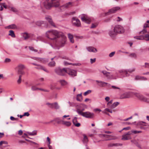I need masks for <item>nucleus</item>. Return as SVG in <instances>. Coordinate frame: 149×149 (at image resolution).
Returning a JSON list of instances; mask_svg holds the SVG:
<instances>
[{"label":"nucleus","instance_id":"nucleus-34","mask_svg":"<svg viewBox=\"0 0 149 149\" xmlns=\"http://www.w3.org/2000/svg\"><path fill=\"white\" fill-rule=\"evenodd\" d=\"M84 137L83 141L84 143H86L88 141V139L87 136L85 134H83Z\"/></svg>","mask_w":149,"mask_h":149},{"label":"nucleus","instance_id":"nucleus-54","mask_svg":"<svg viewBox=\"0 0 149 149\" xmlns=\"http://www.w3.org/2000/svg\"><path fill=\"white\" fill-rule=\"evenodd\" d=\"M21 77L22 76L21 75H19V78L18 80L17 81V82L18 83L20 84L21 83L22 81V79H21Z\"/></svg>","mask_w":149,"mask_h":149},{"label":"nucleus","instance_id":"nucleus-21","mask_svg":"<svg viewBox=\"0 0 149 149\" xmlns=\"http://www.w3.org/2000/svg\"><path fill=\"white\" fill-rule=\"evenodd\" d=\"M73 6V2H69L63 5L61 7L65 8H68L70 7Z\"/></svg>","mask_w":149,"mask_h":149},{"label":"nucleus","instance_id":"nucleus-55","mask_svg":"<svg viewBox=\"0 0 149 149\" xmlns=\"http://www.w3.org/2000/svg\"><path fill=\"white\" fill-rule=\"evenodd\" d=\"M111 87H112V88L113 89H118L120 91V88H119L118 87H116V86H111Z\"/></svg>","mask_w":149,"mask_h":149},{"label":"nucleus","instance_id":"nucleus-58","mask_svg":"<svg viewBox=\"0 0 149 149\" xmlns=\"http://www.w3.org/2000/svg\"><path fill=\"white\" fill-rule=\"evenodd\" d=\"M115 54V52H113L109 54V56L110 57H112L113 56V55H114Z\"/></svg>","mask_w":149,"mask_h":149},{"label":"nucleus","instance_id":"nucleus-10","mask_svg":"<svg viewBox=\"0 0 149 149\" xmlns=\"http://www.w3.org/2000/svg\"><path fill=\"white\" fill-rule=\"evenodd\" d=\"M114 28L118 34L123 33L125 32V29L123 27L120 25H116L114 26Z\"/></svg>","mask_w":149,"mask_h":149},{"label":"nucleus","instance_id":"nucleus-17","mask_svg":"<svg viewBox=\"0 0 149 149\" xmlns=\"http://www.w3.org/2000/svg\"><path fill=\"white\" fill-rule=\"evenodd\" d=\"M108 34L111 38H113L115 37L118 34L116 32L115 28H114L113 29L110 30L109 31Z\"/></svg>","mask_w":149,"mask_h":149},{"label":"nucleus","instance_id":"nucleus-62","mask_svg":"<svg viewBox=\"0 0 149 149\" xmlns=\"http://www.w3.org/2000/svg\"><path fill=\"white\" fill-rule=\"evenodd\" d=\"M97 25L95 24H92L91 26V28H95L97 26Z\"/></svg>","mask_w":149,"mask_h":149},{"label":"nucleus","instance_id":"nucleus-5","mask_svg":"<svg viewBox=\"0 0 149 149\" xmlns=\"http://www.w3.org/2000/svg\"><path fill=\"white\" fill-rule=\"evenodd\" d=\"M52 3V0H43L42 2L44 7L47 9H49L53 7Z\"/></svg>","mask_w":149,"mask_h":149},{"label":"nucleus","instance_id":"nucleus-39","mask_svg":"<svg viewBox=\"0 0 149 149\" xmlns=\"http://www.w3.org/2000/svg\"><path fill=\"white\" fill-rule=\"evenodd\" d=\"M55 62L54 61H52L50 62L48 64V65L50 67H54L55 65Z\"/></svg>","mask_w":149,"mask_h":149},{"label":"nucleus","instance_id":"nucleus-15","mask_svg":"<svg viewBox=\"0 0 149 149\" xmlns=\"http://www.w3.org/2000/svg\"><path fill=\"white\" fill-rule=\"evenodd\" d=\"M33 59L41 63H47L48 61V59L45 58H38V57H33Z\"/></svg>","mask_w":149,"mask_h":149},{"label":"nucleus","instance_id":"nucleus-8","mask_svg":"<svg viewBox=\"0 0 149 149\" xmlns=\"http://www.w3.org/2000/svg\"><path fill=\"white\" fill-rule=\"evenodd\" d=\"M66 70V68H65L61 69L60 68L57 67L55 69V71L58 75L63 76L65 74Z\"/></svg>","mask_w":149,"mask_h":149},{"label":"nucleus","instance_id":"nucleus-51","mask_svg":"<svg viewBox=\"0 0 149 149\" xmlns=\"http://www.w3.org/2000/svg\"><path fill=\"white\" fill-rule=\"evenodd\" d=\"M96 58H94L93 59V58H91L90 60V63L91 64H92L94 63H95V62L96 61Z\"/></svg>","mask_w":149,"mask_h":149},{"label":"nucleus","instance_id":"nucleus-52","mask_svg":"<svg viewBox=\"0 0 149 149\" xmlns=\"http://www.w3.org/2000/svg\"><path fill=\"white\" fill-rule=\"evenodd\" d=\"M141 77L137 75L135 77L134 80H141Z\"/></svg>","mask_w":149,"mask_h":149},{"label":"nucleus","instance_id":"nucleus-45","mask_svg":"<svg viewBox=\"0 0 149 149\" xmlns=\"http://www.w3.org/2000/svg\"><path fill=\"white\" fill-rule=\"evenodd\" d=\"M8 144V142L7 141H1L0 142V146H1L3 144Z\"/></svg>","mask_w":149,"mask_h":149},{"label":"nucleus","instance_id":"nucleus-24","mask_svg":"<svg viewBox=\"0 0 149 149\" xmlns=\"http://www.w3.org/2000/svg\"><path fill=\"white\" fill-rule=\"evenodd\" d=\"M24 68L25 66L24 65L22 64H19L16 67V68L18 70V71H20V70H22Z\"/></svg>","mask_w":149,"mask_h":149},{"label":"nucleus","instance_id":"nucleus-60","mask_svg":"<svg viewBox=\"0 0 149 149\" xmlns=\"http://www.w3.org/2000/svg\"><path fill=\"white\" fill-rule=\"evenodd\" d=\"M77 100L79 102H81L82 100V98L77 96Z\"/></svg>","mask_w":149,"mask_h":149},{"label":"nucleus","instance_id":"nucleus-53","mask_svg":"<svg viewBox=\"0 0 149 149\" xmlns=\"http://www.w3.org/2000/svg\"><path fill=\"white\" fill-rule=\"evenodd\" d=\"M145 65L143 66V67L145 68H149V63H145Z\"/></svg>","mask_w":149,"mask_h":149},{"label":"nucleus","instance_id":"nucleus-64","mask_svg":"<svg viewBox=\"0 0 149 149\" xmlns=\"http://www.w3.org/2000/svg\"><path fill=\"white\" fill-rule=\"evenodd\" d=\"M68 104H69V106L71 107H73L74 106V104L73 102H68Z\"/></svg>","mask_w":149,"mask_h":149},{"label":"nucleus","instance_id":"nucleus-1","mask_svg":"<svg viewBox=\"0 0 149 149\" xmlns=\"http://www.w3.org/2000/svg\"><path fill=\"white\" fill-rule=\"evenodd\" d=\"M61 35V38L58 41H56L53 44L56 48L59 49V47H63L65 44L66 40V37L63 33L60 34Z\"/></svg>","mask_w":149,"mask_h":149},{"label":"nucleus","instance_id":"nucleus-47","mask_svg":"<svg viewBox=\"0 0 149 149\" xmlns=\"http://www.w3.org/2000/svg\"><path fill=\"white\" fill-rule=\"evenodd\" d=\"M145 39L146 41L149 40V34H146L144 36Z\"/></svg>","mask_w":149,"mask_h":149},{"label":"nucleus","instance_id":"nucleus-49","mask_svg":"<svg viewBox=\"0 0 149 149\" xmlns=\"http://www.w3.org/2000/svg\"><path fill=\"white\" fill-rule=\"evenodd\" d=\"M91 90H88L87 91H86L84 93V95L85 96H86L87 95L91 93Z\"/></svg>","mask_w":149,"mask_h":149},{"label":"nucleus","instance_id":"nucleus-4","mask_svg":"<svg viewBox=\"0 0 149 149\" xmlns=\"http://www.w3.org/2000/svg\"><path fill=\"white\" fill-rule=\"evenodd\" d=\"M134 95L140 100L149 104V99H148L147 98L141 94L138 93L134 92Z\"/></svg>","mask_w":149,"mask_h":149},{"label":"nucleus","instance_id":"nucleus-32","mask_svg":"<svg viewBox=\"0 0 149 149\" xmlns=\"http://www.w3.org/2000/svg\"><path fill=\"white\" fill-rule=\"evenodd\" d=\"M134 38L139 40H143L145 39V38L143 36H136L134 37Z\"/></svg>","mask_w":149,"mask_h":149},{"label":"nucleus","instance_id":"nucleus-16","mask_svg":"<svg viewBox=\"0 0 149 149\" xmlns=\"http://www.w3.org/2000/svg\"><path fill=\"white\" fill-rule=\"evenodd\" d=\"M45 19L48 22L49 24L54 27H56L54 23L53 22L51 17L49 16H46L45 17Z\"/></svg>","mask_w":149,"mask_h":149},{"label":"nucleus","instance_id":"nucleus-50","mask_svg":"<svg viewBox=\"0 0 149 149\" xmlns=\"http://www.w3.org/2000/svg\"><path fill=\"white\" fill-rule=\"evenodd\" d=\"M29 48L31 50L35 52H36L38 51V50L37 49H34L33 47H29Z\"/></svg>","mask_w":149,"mask_h":149},{"label":"nucleus","instance_id":"nucleus-37","mask_svg":"<svg viewBox=\"0 0 149 149\" xmlns=\"http://www.w3.org/2000/svg\"><path fill=\"white\" fill-rule=\"evenodd\" d=\"M62 124L65 125L67 126H69L71 125V123L70 122L65 121L63 120Z\"/></svg>","mask_w":149,"mask_h":149},{"label":"nucleus","instance_id":"nucleus-28","mask_svg":"<svg viewBox=\"0 0 149 149\" xmlns=\"http://www.w3.org/2000/svg\"><path fill=\"white\" fill-rule=\"evenodd\" d=\"M22 35L25 40L28 39L30 37L28 33H22Z\"/></svg>","mask_w":149,"mask_h":149},{"label":"nucleus","instance_id":"nucleus-27","mask_svg":"<svg viewBox=\"0 0 149 149\" xmlns=\"http://www.w3.org/2000/svg\"><path fill=\"white\" fill-rule=\"evenodd\" d=\"M53 7H58L60 5L59 2L58 1H56L55 0L54 1H53Z\"/></svg>","mask_w":149,"mask_h":149},{"label":"nucleus","instance_id":"nucleus-31","mask_svg":"<svg viewBox=\"0 0 149 149\" xmlns=\"http://www.w3.org/2000/svg\"><path fill=\"white\" fill-rule=\"evenodd\" d=\"M102 72L108 78L110 79L111 78V77H109L110 74V73L109 72H107L106 71H102Z\"/></svg>","mask_w":149,"mask_h":149},{"label":"nucleus","instance_id":"nucleus-44","mask_svg":"<svg viewBox=\"0 0 149 149\" xmlns=\"http://www.w3.org/2000/svg\"><path fill=\"white\" fill-rule=\"evenodd\" d=\"M11 60L9 58H6L4 60V63H8L10 62Z\"/></svg>","mask_w":149,"mask_h":149},{"label":"nucleus","instance_id":"nucleus-29","mask_svg":"<svg viewBox=\"0 0 149 149\" xmlns=\"http://www.w3.org/2000/svg\"><path fill=\"white\" fill-rule=\"evenodd\" d=\"M59 82L62 86H65L68 84V82L64 79L60 80Z\"/></svg>","mask_w":149,"mask_h":149},{"label":"nucleus","instance_id":"nucleus-12","mask_svg":"<svg viewBox=\"0 0 149 149\" xmlns=\"http://www.w3.org/2000/svg\"><path fill=\"white\" fill-rule=\"evenodd\" d=\"M118 72L121 75L122 77H127L129 75H128V71L127 70L120 69L118 70Z\"/></svg>","mask_w":149,"mask_h":149},{"label":"nucleus","instance_id":"nucleus-56","mask_svg":"<svg viewBox=\"0 0 149 149\" xmlns=\"http://www.w3.org/2000/svg\"><path fill=\"white\" fill-rule=\"evenodd\" d=\"M132 133H133L134 134H136L141 133V131H136V130H133V131H132Z\"/></svg>","mask_w":149,"mask_h":149},{"label":"nucleus","instance_id":"nucleus-23","mask_svg":"<svg viewBox=\"0 0 149 149\" xmlns=\"http://www.w3.org/2000/svg\"><path fill=\"white\" fill-rule=\"evenodd\" d=\"M68 36L70 42L72 43H73L74 42V41L73 39V35L71 34L70 33H69L68 34Z\"/></svg>","mask_w":149,"mask_h":149},{"label":"nucleus","instance_id":"nucleus-41","mask_svg":"<svg viewBox=\"0 0 149 149\" xmlns=\"http://www.w3.org/2000/svg\"><path fill=\"white\" fill-rule=\"evenodd\" d=\"M59 108V106L58 105L57 102L54 103V108L58 109Z\"/></svg>","mask_w":149,"mask_h":149},{"label":"nucleus","instance_id":"nucleus-22","mask_svg":"<svg viewBox=\"0 0 149 149\" xmlns=\"http://www.w3.org/2000/svg\"><path fill=\"white\" fill-rule=\"evenodd\" d=\"M77 118L74 117L72 120V122L73 124L76 127H79L80 126V124L79 123H77Z\"/></svg>","mask_w":149,"mask_h":149},{"label":"nucleus","instance_id":"nucleus-18","mask_svg":"<svg viewBox=\"0 0 149 149\" xmlns=\"http://www.w3.org/2000/svg\"><path fill=\"white\" fill-rule=\"evenodd\" d=\"M95 81L99 83L98 85L101 87H105L106 86V85H107L108 86L110 85V84L101 81L96 80Z\"/></svg>","mask_w":149,"mask_h":149},{"label":"nucleus","instance_id":"nucleus-40","mask_svg":"<svg viewBox=\"0 0 149 149\" xmlns=\"http://www.w3.org/2000/svg\"><path fill=\"white\" fill-rule=\"evenodd\" d=\"M141 33L143 34L146 33H148L147 32V31L146 29L144 28H143V30L139 32V33L140 34Z\"/></svg>","mask_w":149,"mask_h":149},{"label":"nucleus","instance_id":"nucleus-42","mask_svg":"<svg viewBox=\"0 0 149 149\" xmlns=\"http://www.w3.org/2000/svg\"><path fill=\"white\" fill-rule=\"evenodd\" d=\"M31 89L33 91H35L39 90V88L37 87L36 86H33L31 87Z\"/></svg>","mask_w":149,"mask_h":149},{"label":"nucleus","instance_id":"nucleus-61","mask_svg":"<svg viewBox=\"0 0 149 149\" xmlns=\"http://www.w3.org/2000/svg\"><path fill=\"white\" fill-rule=\"evenodd\" d=\"M102 136L103 137H104L106 138H108L109 137L111 136V135H108L105 134H102Z\"/></svg>","mask_w":149,"mask_h":149},{"label":"nucleus","instance_id":"nucleus-63","mask_svg":"<svg viewBox=\"0 0 149 149\" xmlns=\"http://www.w3.org/2000/svg\"><path fill=\"white\" fill-rule=\"evenodd\" d=\"M38 67H37L36 68L38 69H42V68H43V66L39 65H38L37 66Z\"/></svg>","mask_w":149,"mask_h":149},{"label":"nucleus","instance_id":"nucleus-36","mask_svg":"<svg viewBox=\"0 0 149 149\" xmlns=\"http://www.w3.org/2000/svg\"><path fill=\"white\" fill-rule=\"evenodd\" d=\"M119 104V103L118 102H115L113 103L110 107L111 109H113L116 107Z\"/></svg>","mask_w":149,"mask_h":149},{"label":"nucleus","instance_id":"nucleus-26","mask_svg":"<svg viewBox=\"0 0 149 149\" xmlns=\"http://www.w3.org/2000/svg\"><path fill=\"white\" fill-rule=\"evenodd\" d=\"M6 29H17V26L15 24H12L5 27Z\"/></svg>","mask_w":149,"mask_h":149},{"label":"nucleus","instance_id":"nucleus-48","mask_svg":"<svg viewBox=\"0 0 149 149\" xmlns=\"http://www.w3.org/2000/svg\"><path fill=\"white\" fill-rule=\"evenodd\" d=\"M135 69H136L135 68H133L129 69L127 71H128V72H129L130 73H132L133 72H134L135 71Z\"/></svg>","mask_w":149,"mask_h":149},{"label":"nucleus","instance_id":"nucleus-20","mask_svg":"<svg viewBox=\"0 0 149 149\" xmlns=\"http://www.w3.org/2000/svg\"><path fill=\"white\" fill-rule=\"evenodd\" d=\"M86 49L87 51L89 52L95 53L97 52V49L93 47H86Z\"/></svg>","mask_w":149,"mask_h":149},{"label":"nucleus","instance_id":"nucleus-3","mask_svg":"<svg viewBox=\"0 0 149 149\" xmlns=\"http://www.w3.org/2000/svg\"><path fill=\"white\" fill-rule=\"evenodd\" d=\"M77 112L79 114L87 118H92L94 117V113L89 111L83 112L81 110L78 109L77 111Z\"/></svg>","mask_w":149,"mask_h":149},{"label":"nucleus","instance_id":"nucleus-14","mask_svg":"<svg viewBox=\"0 0 149 149\" xmlns=\"http://www.w3.org/2000/svg\"><path fill=\"white\" fill-rule=\"evenodd\" d=\"M130 132H128L124 133L122 136V140H127L131 139L130 136L131 134Z\"/></svg>","mask_w":149,"mask_h":149},{"label":"nucleus","instance_id":"nucleus-57","mask_svg":"<svg viewBox=\"0 0 149 149\" xmlns=\"http://www.w3.org/2000/svg\"><path fill=\"white\" fill-rule=\"evenodd\" d=\"M25 140H26V141H27L29 142H30L32 143H33V144H35V145H37L38 144L34 142H33V141H31L28 140L27 139H25Z\"/></svg>","mask_w":149,"mask_h":149},{"label":"nucleus","instance_id":"nucleus-7","mask_svg":"<svg viewBox=\"0 0 149 149\" xmlns=\"http://www.w3.org/2000/svg\"><path fill=\"white\" fill-rule=\"evenodd\" d=\"M65 73H67L70 77H73L77 75V72L76 70L71 69L70 68H66L65 71Z\"/></svg>","mask_w":149,"mask_h":149},{"label":"nucleus","instance_id":"nucleus-11","mask_svg":"<svg viewBox=\"0 0 149 149\" xmlns=\"http://www.w3.org/2000/svg\"><path fill=\"white\" fill-rule=\"evenodd\" d=\"M72 24L77 27H79L81 26L80 20L77 18L73 17L72 18Z\"/></svg>","mask_w":149,"mask_h":149},{"label":"nucleus","instance_id":"nucleus-59","mask_svg":"<svg viewBox=\"0 0 149 149\" xmlns=\"http://www.w3.org/2000/svg\"><path fill=\"white\" fill-rule=\"evenodd\" d=\"M149 27V24H148L147 23H145L143 26V28H146L147 27Z\"/></svg>","mask_w":149,"mask_h":149},{"label":"nucleus","instance_id":"nucleus-19","mask_svg":"<svg viewBox=\"0 0 149 149\" xmlns=\"http://www.w3.org/2000/svg\"><path fill=\"white\" fill-rule=\"evenodd\" d=\"M63 120H62L59 118H56L54 119L51 120L50 122L48 123H50L52 122L53 121H55L58 124H62Z\"/></svg>","mask_w":149,"mask_h":149},{"label":"nucleus","instance_id":"nucleus-6","mask_svg":"<svg viewBox=\"0 0 149 149\" xmlns=\"http://www.w3.org/2000/svg\"><path fill=\"white\" fill-rule=\"evenodd\" d=\"M79 16L83 22L88 24L91 23V19L87 15L83 14L80 15Z\"/></svg>","mask_w":149,"mask_h":149},{"label":"nucleus","instance_id":"nucleus-43","mask_svg":"<svg viewBox=\"0 0 149 149\" xmlns=\"http://www.w3.org/2000/svg\"><path fill=\"white\" fill-rule=\"evenodd\" d=\"M138 124L140 125H141L144 126H146V123L144 122L141 121L139 122L138 123Z\"/></svg>","mask_w":149,"mask_h":149},{"label":"nucleus","instance_id":"nucleus-30","mask_svg":"<svg viewBox=\"0 0 149 149\" xmlns=\"http://www.w3.org/2000/svg\"><path fill=\"white\" fill-rule=\"evenodd\" d=\"M27 133L29 134V135L31 136H34L37 135V131L36 130H34L32 132H27Z\"/></svg>","mask_w":149,"mask_h":149},{"label":"nucleus","instance_id":"nucleus-25","mask_svg":"<svg viewBox=\"0 0 149 149\" xmlns=\"http://www.w3.org/2000/svg\"><path fill=\"white\" fill-rule=\"evenodd\" d=\"M129 56L131 58H134L135 59H136L137 58V54L134 53H130Z\"/></svg>","mask_w":149,"mask_h":149},{"label":"nucleus","instance_id":"nucleus-46","mask_svg":"<svg viewBox=\"0 0 149 149\" xmlns=\"http://www.w3.org/2000/svg\"><path fill=\"white\" fill-rule=\"evenodd\" d=\"M10 10L14 12H17V10L15 8L13 7H10Z\"/></svg>","mask_w":149,"mask_h":149},{"label":"nucleus","instance_id":"nucleus-2","mask_svg":"<svg viewBox=\"0 0 149 149\" xmlns=\"http://www.w3.org/2000/svg\"><path fill=\"white\" fill-rule=\"evenodd\" d=\"M59 34L58 32L56 30H51L48 31L46 33V36L49 38L51 39H54L56 37L58 36Z\"/></svg>","mask_w":149,"mask_h":149},{"label":"nucleus","instance_id":"nucleus-35","mask_svg":"<svg viewBox=\"0 0 149 149\" xmlns=\"http://www.w3.org/2000/svg\"><path fill=\"white\" fill-rule=\"evenodd\" d=\"M45 22L43 21H38L36 22V25L38 26H40L42 24H44Z\"/></svg>","mask_w":149,"mask_h":149},{"label":"nucleus","instance_id":"nucleus-9","mask_svg":"<svg viewBox=\"0 0 149 149\" xmlns=\"http://www.w3.org/2000/svg\"><path fill=\"white\" fill-rule=\"evenodd\" d=\"M134 92H125L120 96V98L121 99L128 98L134 95Z\"/></svg>","mask_w":149,"mask_h":149},{"label":"nucleus","instance_id":"nucleus-38","mask_svg":"<svg viewBox=\"0 0 149 149\" xmlns=\"http://www.w3.org/2000/svg\"><path fill=\"white\" fill-rule=\"evenodd\" d=\"M9 33L8 34L9 36H11L12 37H15V35L13 31L12 30H10L9 31Z\"/></svg>","mask_w":149,"mask_h":149},{"label":"nucleus","instance_id":"nucleus-13","mask_svg":"<svg viewBox=\"0 0 149 149\" xmlns=\"http://www.w3.org/2000/svg\"><path fill=\"white\" fill-rule=\"evenodd\" d=\"M120 9V7L116 6L112 8L109 10L108 12L105 13L106 15H108L109 14H111L115 13Z\"/></svg>","mask_w":149,"mask_h":149},{"label":"nucleus","instance_id":"nucleus-33","mask_svg":"<svg viewBox=\"0 0 149 149\" xmlns=\"http://www.w3.org/2000/svg\"><path fill=\"white\" fill-rule=\"evenodd\" d=\"M122 146V144L121 143H110L109 144V146L110 147H112L113 146Z\"/></svg>","mask_w":149,"mask_h":149}]
</instances>
